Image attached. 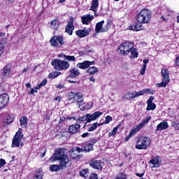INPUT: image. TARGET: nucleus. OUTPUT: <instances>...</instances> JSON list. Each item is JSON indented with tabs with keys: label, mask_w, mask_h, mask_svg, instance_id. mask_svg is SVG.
<instances>
[{
	"label": "nucleus",
	"mask_w": 179,
	"mask_h": 179,
	"mask_svg": "<svg viewBox=\"0 0 179 179\" xmlns=\"http://www.w3.org/2000/svg\"><path fill=\"white\" fill-rule=\"evenodd\" d=\"M90 179H98L96 173H92Z\"/></svg>",
	"instance_id": "nucleus-53"
},
{
	"label": "nucleus",
	"mask_w": 179,
	"mask_h": 179,
	"mask_svg": "<svg viewBox=\"0 0 179 179\" xmlns=\"http://www.w3.org/2000/svg\"><path fill=\"white\" fill-rule=\"evenodd\" d=\"M80 176L86 178L89 176V169H85L80 171Z\"/></svg>",
	"instance_id": "nucleus-38"
},
{
	"label": "nucleus",
	"mask_w": 179,
	"mask_h": 179,
	"mask_svg": "<svg viewBox=\"0 0 179 179\" xmlns=\"http://www.w3.org/2000/svg\"><path fill=\"white\" fill-rule=\"evenodd\" d=\"M92 150H93V144H87L83 149V152H92Z\"/></svg>",
	"instance_id": "nucleus-42"
},
{
	"label": "nucleus",
	"mask_w": 179,
	"mask_h": 179,
	"mask_svg": "<svg viewBox=\"0 0 179 179\" xmlns=\"http://www.w3.org/2000/svg\"><path fill=\"white\" fill-rule=\"evenodd\" d=\"M162 81L160 83L156 84L157 87H166L170 83V72L166 69H162L161 71Z\"/></svg>",
	"instance_id": "nucleus-7"
},
{
	"label": "nucleus",
	"mask_w": 179,
	"mask_h": 179,
	"mask_svg": "<svg viewBox=\"0 0 179 179\" xmlns=\"http://www.w3.org/2000/svg\"><path fill=\"white\" fill-rule=\"evenodd\" d=\"M87 73H88L89 75H96V73H97V72H99V69H97V67L93 66L90 67L87 70Z\"/></svg>",
	"instance_id": "nucleus-29"
},
{
	"label": "nucleus",
	"mask_w": 179,
	"mask_h": 179,
	"mask_svg": "<svg viewBox=\"0 0 179 179\" xmlns=\"http://www.w3.org/2000/svg\"><path fill=\"white\" fill-rule=\"evenodd\" d=\"M176 64L177 66H179V57H178L176 58Z\"/></svg>",
	"instance_id": "nucleus-61"
},
{
	"label": "nucleus",
	"mask_w": 179,
	"mask_h": 179,
	"mask_svg": "<svg viewBox=\"0 0 179 179\" xmlns=\"http://www.w3.org/2000/svg\"><path fill=\"white\" fill-rule=\"evenodd\" d=\"M118 132V127H114L113 130L108 133V138H111V136H115Z\"/></svg>",
	"instance_id": "nucleus-40"
},
{
	"label": "nucleus",
	"mask_w": 179,
	"mask_h": 179,
	"mask_svg": "<svg viewBox=\"0 0 179 179\" xmlns=\"http://www.w3.org/2000/svg\"><path fill=\"white\" fill-rule=\"evenodd\" d=\"M154 98L152 96H150L149 99L147 101V111H153L154 110H156V104L153 103Z\"/></svg>",
	"instance_id": "nucleus-17"
},
{
	"label": "nucleus",
	"mask_w": 179,
	"mask_h": 179,
	"mask_svg": "<svg viewBox=\"0 0 179 179\" xmlns=\"http://www.w3.org/2000/svg\"><path fill=\"white\" fill-rule=\"evenodd\" d=\"M167 128H169V123L166 120H164L157 126L156 132L159 131H164L167 129Z\"/></svg>",
	"instance_id": "nucleus-23"
},
{
	"label": "nucleus",
	"mask_w": 179,
	"mask_h": 179,
	"mask_svg": "<svg viewBox=\"0 0 179 179\" xmlns=\"http://www.w3.org/2000/svg\"><path fill=\"white\" fill-rule=\"evenodd\" d=\"M101 115H103V112L96 111L94 112L93 114L87 113L83 117L78 118L77 122L78 124H85L84 127H86V124H87V122L96 121V120H97V118H99ZM85 121L86 122L85 123Z\"/></svg>",
	"instance_id": "nucleus-2"
},
{
	"label": "nucleus",
	"mask_w": 179,
	"mask_h": 179,
	"mask_svg": "<svg viewBox=\"0 0 179 179\" xmlns=\"http://www.w3.org/2000/svg\"><path fill=\"white\" fill-rule=\"evenodd\" d=\"M55 87H57V89H59V87H64V85H61V84H58L55 85Z\"/></svg>",
	"instance_id": "nucleus-62"
},
{
	"label": "nucleus",
	"mask_w": 179,
	"mask_h": 179,
	"mask_svg": "<svg viewBox=\"0 0 179 179\" xmlns=\"http://www.w3.org/2000/svg\"><path fill=\"white\" fill-rule=\"evenodd\" d=\"M128 30H135V27H134L133 26H129L128 27Z\"/></svg>",
	"instance_id": "nucleus-63"
},
{
	"label": "nucleus",
	"mask_w": 179,
	"mask_h": 179,
	"mask_svg": "<svg viewBox=\"0 0 179 179\" xmlns=\"http://www.w3.org/2000/svg\"><path fill=\"white\" fill-rule=\"evenodd\" d=\"M131 54V55L130 56V58H138V50H136V48H134V47L130 50Z\"/></svg>",
	"instance_id": "nucleus-36"
},
{
	"label": "nucleus",
	"mask_w": 179,
	"mask_h": 179,
	"mask_svg": "<svg viewBox=\"0 0 179 179\" xmlns=\"http://www.w3.org/2000/svg\"><path fill=\"white\" fill-rule=\"evenodd\" d=\"M99 9V0H92L90 10H92L94 13V16L97 17L99 14L97 13V10Z\"/></svg>",
	"instance_id": "nucleus-19"
},
{
	"label": "nucleus",
	"mask_w": 179,
	"mask_h": 179,
	"mask_svg": "<svg viewBox=\"0 0 179 179\" xmlns=\"http://www.w3.org/2000/svg\"><path fill=\"white\" fill-rule=\"evenodd\" d=\"M66 166H62V163L59 162V165L53 164L50 166V171H59V170H63Z\"/></svg>",
	"instance_id": "nucleus-25"
},
{
	"label": "nucleus",
	"mask_w": 179,
	"mask_h": 179,
	"mask_svg": "<svg viewBox=\"0 0 179 179\" xmlns=\"http://www.w3.org/2000/svg\"><path fill=\"white\" fill-rule=\"evenodd\" d=\"M6 164V161L3 159H0V169H2Z\"/></svg>",
	"instance_id": "nucleus-50"
},
{
	"label": "nucleus",
	"mask_w": 179,
	"mask_h": 179,
	"mask_svg": "<svg viewBox=\"0 0 179 179\" xmlns=\"http://www.w3.org/2000/svg\"><path fill=\"white\" fill-rule=\"evenodd\" d=\"M79 75H80V71H79L78 68L73 67L70 69L69 78H72V79H75V78H78Z\"/></svg>",
	"instance_id": "nucleus-22"
},
{
	"label": "nucleus",
	"mask_w": 179,
	"mask_h": 179,
	"mask_svg": "<svg viewBox=\"0 0 179 179\" xmlns=\"http://www.w3.org/2000/svg\"><path fill=\"white\" fill-rule=\"evenodd\" d=\"M83 149L79 147H76L69 151V155L71 157H72V159H82L83 155H80V153H83Z\"/></svg>",
	"instance_id": "nucleus-10"
},
{
	"label": "nucleus",
	"mask_w": 179,
	"mask_h": 179,
	"mask_svg": "<svg viewBox=\"0 0 179 179\" xmlns=\"http://www.w3.org/2000/svg\"><path fill=\"white\" fill-rule=\"evenodd\" d=\"M100 125H101V124H99L97 122H95V123L90 125L88 127V131L93 132V131H96V129H97V127H100Z\"/></svg>",
	"instance_id": "nucleus-32"
},
{
	"label": "nucleus",
	"mask_w": 179,
	"mask_h": 179,
	"mask_svg": "<svg viewBox=\"0 0 179 179\" xmlns=\"http://www.w3.org/2000/svg\"><path fill=\"white\" fill-rule=\"evenodd\" d=\"M132 48H134V43L124 42L119 45L118 52L121 55H128Z\"/></svg>",
	"instance_id": "nucleus-8"
},
{
	"label": "nucleus",
	"mask_w": 179,
	"mask_h": 179,
	"mask_svg": "<svg viewBox=\"0 0 179 179\" xmlns=\"http://www.w3.org/2000/svg\"><path fill=\"white\" fill-rule=\"evenodd\" d=\"M148 62H149V59H145L143 60V64H144L143 65H145V67L148 65Z\"/></svg>",
	"instance_id": "nucleus-57"
},
{
	"label": "nucleus",
	"mask_w": 179,
	"mask_h": 179,
	"mask_svg": "<svg viewBox=\"0 0 179 179\" xmlns=\"http://www.w3.org/2000/svg\"><path fill=\"white\" fill-rule=\"evenodd\" d=\"M156 93V91L154 90H150L149 88L144 89L143 90L140 91V95L143 96V94H155Z\"/></svg>",
	"instance_id": "nucleus-28"
},
{
	"label": "nucleus",
	"mask_w": 179,
	"mask_h": 179,
	"mask_svg": "<svg viewBox=\"0 0 179 179\" xmlns=\"http://www.w3.org/2000/svg\"><path fill=\"white\" fill-rule=\"evenodd\" d=\"M111 121H113V117H111V116L107 115L105 117V124H110V122H111Z\"/></svg>",
	"instance_id": "nucleus-49"
},
{
	"label": "nucleus",
	"mask_w": 179,
	"mask_h": 179,
	"mask_svg": "<svg viewBox=\"0 0 179 179\" xmlns=\"http://www.w3.org/2000/svg\"><path fill=\"white\" fill-rule=\"evenodd\" d=\"M142 129V126L139 124L137 126H134L131 129L129 133V136H132L133 135H135L136 132H138V131H141Z\"/></svg>",
	"instance_id": "nucleus-27"
},
{
	"label": "nucleus",
	"mask_w": 179,
	"mask_h": 179,
	"mask_svg": "<svg viewBox=\"0 0 179 179\" xmlns=\"http://www.w3.org/2000/svg\"><path fill=\"white\" fill-rule=\"evenodd\" d=\"M150 138L148 136H141L136 141V149L138 150H146L150 146Z\"/></svg>",
	"instance_id": "nucleus-4"
},
{
	"label": "nucleus",
	"mask_w": 179,
	"mask_h": 179,
	"mask_svg": "<svg viewBox=\"0 0 179 179\" xmlns=\"http://www.w3.org/2000/svg\"><path fill=\"white\" fill-rule=\"evenodd\" d=\"M22 139L23 134L22 133V129H20L14 136L11 148H19V146H23V143L22 142Z\"/></svg>",
	"instance_id": "nucleus-9"
},
{
	"label": "nucleus",
	"mask_w": 179,
	"mask_h": 179,
	"mask_svg": "<svg viewBox=\"0 0 179 179\" xmlns=\"http://www.w3.org/2000/svg\"><path fill=\"white\" fill-rule=\"evenodd\" d=\"M136 175L137 176V177H143V176L145 175V173H136Z\"/></svg>",
	"instance_id": "nucleus-59"
},
{
	"label": "nucleus",
	"mask_w": 179,
	"mask_h": 179,
	"mask_svg": "<svg viewBox=\"0 0 179 179\" xmlns=\"http://www.w3.org/2000/svg\"><path fill=\"white\" fill-rule=\"evenodd\" d=\"M90 65H94V61H84L81 63H78L76 66L80 69H87L90 66Z\"/></svg>",
	"instance_id": "nucleus-16"
},
{
	"label": "nucleus",
	"mask_w": 179,
	"mask_h": 179,
	"mask_svg": "<svg viewBox=\"0 0 179 179\" xmlns=\"http://www.w3.org/2000/svg\"><path fill=\"white\" fill-rule=\"evenodd\" d=\"M97 143V140L96 138H94V139H92L91 141H90V143L91 145H94V143Z\"/></svg>",
	"instance_id": "nucleus-55"
},
{
	"label": "nucleus",
	"mask_w": 179,
	"mask_h": 179,
	"mask_svg": "<svg viewBox=\"0 0 179 179\" xmlns=\"http://www.w3.org/2000/svg\"><path fill=\"white\" fill-rule=\"evenodd\" d=\"M89 33H90V29H79L76 31V34L78 37H80V38H83V37H87V36L89 35Z\"/></svg>",
	"instance_id": "nucleus-21"
},
{
	"label": "nucleus",
	"mask_w": 179,
	"mask_h": 179,
	"mask_svg": "<svg viewBox=\"0 0 179 179\" xmlns=\"http://www.w3.org/2000/svg\"><path fill=\"white\" fill-rule=\"evenodd\" d=\"M66 152V150L64 148H57L52 157V159L54 162H55V160H59V163H62L63 167H66V164L69 163V158H68L66 152Z\"/></svg>",
	"instance_id": "nucleus-1"
},
{
	"label": "nucleus",
	"mask_w": 179,
	"mask_h": 179,
	"mask_svg": "<svg viewBox=\"0 0 179 179\" xmlns=\"http://www.w3.org/2000/svg\"><path fill=\"white\" fill-rule=\"evenodd\" d=\"M172 127H174L176 131H179V123L177 120H175L172 122Z\"/></svg>",
	"instance_id": "nucleus-48"
},
{
	"label": "nucleus",
	"mask_w": 179,
	"mask_h": 179,
	"mask_svg": "<svg viewBox=\"0 0 179 179\" xmlns=\"http://www.w3.org/2000/svg\"><path fill=\"white\" fill-rule=\"evenodd\" d=\"M45 85H47V80L44 79L39 85L35 87V89L38 90V89H41V87H43V86H45Z\"/></svg>",
	"instance_id": "nucleus-43"
},
{
	"label": "nucleus",
	"mask_w": 179,
	"mask_h": 179,
	"mask_svg": "<svg viewBox=\"0 0 179 179\" xmlns=\"http://www.w3.org/2000/svg\"><path fill=\"white\" fill-rule=\"evenodd\" d=\"M59 57H64L65 59L69 62L71 61L72 62H75V61H76V58L75 57V56H69V55L60 54L59 55Z\"/></svg>",
	"instance_id": "nucleus-33"
},
{
	"label": "nucleus",
	"mask_w": 179,
	"mask_h": 179,
	"mask_svg": "<svg viewBox=\"0 0 179 179\" xmlns=\"http://www.w3.org/2000/svg\"><path fill=\"white\" fill-rule=\"evenodd\" d=\"M104 24V20H102L98 23H96L95 26V33H104V27L103 25Z\"/></svg>",
	"instance_id": "nucleus-24"
},
{
	"label": "nucleus",
	"mask_w": 179,
	"mask_h": 179,
	"mask_svg": "<svg viewBox=\"0 0 179 179\" xmlns=\"http://www.w3.org/2000/svg\"><path fill=\"white\" fill-rule=\"evenodd\" d=\"M50 41L52 47H61V45H63L64 44V37L55 36H53Z\"/></svg>",
	"instance_id": "nucleus-11"
},
{
	"label": "nucleus",
	"mask_w": 179,
	"mask_h": 179,
	"mask_svg": "<svg viewBox=\"0 0 179 179\" xmlns=\"http://www.w3.org/2000/svg\"><path fill=\"white\" fill-rule=\"evenodd\" d=\"M150 163L152 169L155 167H160L162 164V159H160L159 157H155L154 159L150 161Z\"/></svg>",
	"instance_id": "nucleus-20"
},
{
	"label": "nucleus",
	"mask_w": 179,
	"mask_h": 179,
	"mask_svg": "<svg viewBox=\"0 0 179 179\" xmlns=\"http://www.w3.org/2000/svg\"><path fill=\"white\" fill-rule=\"evenodd\" d=\"M80 128V126L78 124L71 125L69 128V134H76L78 131H79Z\"/></svg>",
	"instance_id": "nucleus-26"
},
{
	"label": "nucleus",
	"mask_w": 179,
	"mask_h": 179,
	"mask_svg": "<svg viewBox=\"0 0 179 179\" xmlns=\"http://www.w3.org/2000/svg\"><path fill=\"white\" fill-rule=\"evenodd\" d=\"M145 72H146V66L143 65L141 71V75H145Z\"/></svg>",
	"instance_id": "nucleus-51"
},
{
	"label": "nucleus",
	"mask_w": 179,
	"mask_h": 179,
	"mask_svg": "<svg viewBox=\"0 0 179 179\" xmlns=\"http://www.w3.org/2000/svg\"><path fill=\"white\" fill-rule=\"evenodd\" d=\"M141 96V92H128L123 96V99H126V100H132L136 97H139Z\"/></svg>",
	"instance_id": "nucleus-15"
},
{
	"label": "nucleus",
	"mask_w": 179,
	"mask_h": 179,
	"mask_svg": "<svg viewBox=\"0 0 179 179\" xmlns=\"http://www.w3.org/2000/svg\"><path fill=\"white\" fill-rule=\"evenodd\" d=\"M89 135H90V134L89 133H84L83 134H82V138H87V136H89Z\"/></svg>",
	"instance_id": "nucleus-56"
},
{
	"label": "nucleus",
	"mask_w": 179,
	"mask_h": 179,
	"mask_svg": "<svg viewBox=\"0 0 179 179\" xmlns=\"http://www.w3.org/2000/svg\"><path fill=\"white\" fill-rule=\"evenodd\" d=\"M69 103H83V95L79 92H70L67 94Z\"/></svg>",
	"instance_id": "nucleus-6"
},
{
	"label": "nucleus",
	"mask_w": 179,
	"mask_h": 179,
	"mask_svg": "<svg viewBox=\"0 0 179 179\" xmlns=\"http://www.w3.org/2000/svg\"><path fill=\"white\" fill-rule=\"evenodd\" d=\"M110 27H111V21H108L107 23L103 27V29L105 30V32L108 31Z\"/></svg>",
	"instance_id": "nucleus-47"
},
{
	"label": "nucleus",
	"mask_w": 179,
	"mask_h": 179,
	"mask_svg": "<svg viewBox=\"0 0 179 179\" xmlns=\"http://www.w3.org/2000/svg\"><path fill=\"white\" fill-rule=\"evenodd\" d=\"M38 91H37V90H34V89H31L30 91H29V94H34V93H38Z\"/></svg>",
	"instance_id": "nucleus-52"
},
{
	"label": "nucleus",
	"mask_w": 179,
	"mask_h": 179,
	"mask_svg": "<svg viewBox=\"0 0 179 179\" xmlns=\"http://www.w3.org/2000/svg\"><path fill=\"white\" fill-rule=\"evenodd\" d=\"M51 64L57 71H66L69 68V62L67 61L59 60L58 59H53Z\"/></svg>",
	"instance_id": "nucleus-5"
},
{
	"label": "nucleus",
	"mask_w": 179,
	"mask_h": 179,
	"mask_svg": "<svg viewBox=\"0 0 179 179\" xmlns=\"http://www.w3.org/2000/svg\"><path fill=\"white\" fill-rule=\"evenodd\" d=\"M93 19H94V15L86 14L81 17V22L83 24H89L90 23H92Z\"/></svg>",
	"instance_id": "nucleus-18"
},
{
	"label": "nucleus",
	"mask_w": 179,
	"mask_h": 179,
	"mask_svg": "<svg viewBox=\"0 0 179 179\" xmlns=\"http://www.w3.org/2000/svg\"><path fill=\"white\" fill-rule=\"evenodd\" d=\"M115 179H127V175L124 173H120L117 175Z\"/></svg>",
	"instance_id": "nucleus-44"
},
{
	"label": "nucleus",
	"mask_w": 179,
	"mask_h": 179,
	"mask_svg": "<svg viewBox=\"0 0 179 179\" xmlns=\"http://www.w3.org/2000/svg\"><path fill=\"white\" fill-rule=\"evenodd\" d=\"M9 104V95L6 93L0 94V110L5 108Z\"/></svg>",
	"instance_id": "nucleus-12"
},
{
	"label": "nucleus",
	"mask_w": 179,
	"mask_h": 179,
	"mask_svg": "<svg viewBox=\"0 0 179 179\" xmlns=\"http://www.w3.org/2000/svg\"><path fill=\"white\" fill-rule=\"evenodd\" d=\"M55 101H61V96H57L55 98Z\"/></svg>",
	"instance_id": "nucleus-58"
},
{
	"label": "nucleus",
	"mask_w": 179,
	"mask_h": 179,
	"mask_svg": "<svg viewBox=\"0 0 179 179\" xmlns=\"http://www.w3.org/2000/svg\"><path fill=\"white\" fill-rule=\"evenodd\" d=\"M44 177V172L41 170V169H37L35 176L34 179H43Z\"/></svg>",
	"instance_id": "nucleus-30"
},
{
	"label": "nucleus",
	"mask_w": 179,
	"mask_h": 179,
	"mask_svg": "<svg viewBox=\"0 0 179 179\" xmlns=\"http://www.w3.org/2000/svg\"><path fill=\"white\" fill-rule=\"evenodd\" d=\"M61 75V72L59 71H52L48 75L49 79H55V78H58Z\"/></svg>",
	"instance_id": "nucleus-34"
},
{
	"label": "nucleus",
	"mask_w": 179,
	"mask_h": 179,
	"mask_svg": "<svg viewBox=\"0 0 179 179\" xmlns=\"http://www.w3.org/2000/svg\"><path fill=\"white\" fill-rule=\"evenodd\" d=\"M90 167L95 169L96 170H103V162L101 160L93 159L89 162Z\"/></svg>",
	"instance_id": "nucleus-14"
},
{
	"label": "nucleus",
	"mask_w": 179,
	"mask_h": 179,
	"mask_svg": "<svg viewBox=\"0 0 179 179\" xmlns=\"http://www.w3.org/2000/svg\"><path fill=\"white\" fill-rule=\"evenodd\" d=\"M58 22V20H53L50 22V27L51 29H57V23Z\"/></svg>",
	"instance_id": "nucleus-46"
},
{
	"label": "nucleus",
	"mask_w": 179,
	"mask_h": 179,
	"mask_svg": "<svg viewBox=\"0 0 179 179\" xmlns=\"http://www.w3.org/2000/svg\"><path fill=\"white\" fill-rule=\"evenodd\" d=\"M79 107L83 111H85V110H90V108H92V106L89 103H81L79 105Z\"/></svg>",
	"instance_id": "nucleus-37"
},
{
	"label": "nucleus",
	"mask_w": 179,
	"mask_h": 179,
	"mask_svg": "<svg viewBox=\"0 0 179 179\" xmlns=\"http://www.w3.org/2000/svg\"><path fill=\"white\" fill-rule=\"evenodd\" d=\"M3 73L5 76H9L10 75V66H6L3 69Z\"/></svg>",
	"instance_id": "nucleus-35"
},
{
	"label": "nucleus",
	"mask_w": 179,
	"mask_h": 179,
	"mask_svg": "<svg viewBox=\"0 0 179 179\" xmlns=\"http://www.w3.org/2000/svg\"><path fill=\"white\" fill-rule=\"evenodd\" d=\"M150 120H152V116H148L144 120L141 122L139 124L141 126L142 128H143V127H145V125H146V124H148L149 121H150Z\"/></svg>",
	"instance_id": "nucleus-39"
},
{
	"label": "nucleus",
	"mask_w": 179,
	"mask_h": 179,
	"mask_svg": "<svg viewBox=\"0 0 179 179\" xmlns=\"http://www.w3.org/2000/svg\"><path fill=\"white\" fill-rule=\"evenodd\" d=\"M3 54V45L2 43H0V57Z\"/></svg>",
	"instance_id": "nucleus-54"
},
{
	"label": "nucleus",
	"mask_w": 179,
	"mask_h": 179,
	"mask_svg": "<svg viewBox=\"0 0 179 179\" xmlns=\"http://www.w3.org/2000/svg\"><path fill=\"white\" fill-rule=\"evenodd\" d=\"M20 125L22 128L27 127V117L23 116L20 119Z\"/></svg>",
	"instance_id": "nucleus-31"
},
{
	"label": "nucleus",
	"mask_w": 179,
	"mask_h": 179,
	"mask_svg": "<svg viewBox=\"0 0 179 179\" xmlns=\"http://www.w3.org/2000/svg\"><path fill=\"white\" fill-rule=\"evenodd\" d=\"M5 122H6V124H10L11 122H13V116L10 115H7L6 121Z\"/></svg>",
	"instance_id": "nucleus-45"
},
{
	"label": "nucleus",
	"mask_w": 179,
	"mask_h": 179,
	"mask_svg": "<svg viewBox=\"0 0 179 179\" xmlns=\"http://www.w3.org/2000/svg\"><path fill=\"white\" fill-rule=\"evenodd\" d=\"M74 22L75 20H73V17H71L67 25L66 26L65 31L67 34H69V36H72L73 30H75V26H73Z\"/></svg>",
	"instance_id": "nucleus-13"
},
{
	"label": "nucleus",
	"mask_w": 179,
	"mask_h": 179,
	"mask_svg": "<svg viewBox=\"0 0 179 179\" xmlns=\"http://www.w3.org/2000/svg\"><path fill=\"white\" fill-rule=\"evenodd\" d=\"M26 87H31V84H30L29 83L25 84Z\"/></svg>",
	"instance_id": "nucleus-64"
},
{
	"label": "nucleus",
	"mask_w": 179,
	"mask_h": 179,
	"mask_svg": "<svg viewBox=\"0 0 179 179\" xmlns=\"http://www.w3.org/2000/svg\"><path fill=\"white\" fill-rule=\"evenodd\" d=\"M143 23L139 24H134V31H139L141 30H143V25H142Z\"/></svg>",
	"instance_id": "nucleus-41"
},
{
	"label": "nucleus",
	"mask_w": 179,
	"mask_h": 179,
	"mask_svg": "<svg viewBox=\"0 0 179 179\" xmlns=\"http://www.w3.org/2000/svg\"><path fill=\"white\" fill-rule=\"evenodd\" d=\"M90 80H91V82H93V83H94V82H96V79H94V77H93V76L90 78Z\"/></svg>",
	"instance_id": "nucleus-60"
},
{
	"label": "nucleus",
	"mask_w": 179,
	"mask_h": 179,
	"mask_svg": "<svg viewBox=\"0 0 179 179\" xmlns=\"http://www.w3.org/2000/svg\"><path fill=\"white\" fill-rule=\"evenodd\" d=\"M152 17V13L148 9H143L138 15L137 22L143 24L149 23Z\"/></svg>",
	"instance_id": "nucleus-3"
}]
</instances>
